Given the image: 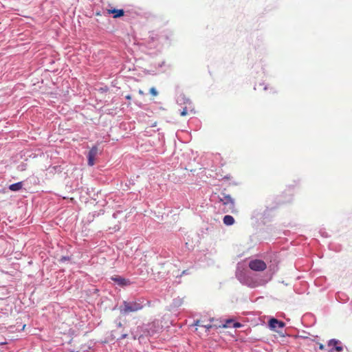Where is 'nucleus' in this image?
Segmentation results:
<instances>
[{
    "label": "nucleus",
    "instance_id": "nucleus-1",
    "mask_svg": "<svg viewBox=\"0 0 352 352\" xmlns=\"http://www.w3.org/2000/svg\"><path fill=\"white\" fill-rule=\"evenodd\" d=\"M163 327L158 320H155L151 322L143 324L138 327L137 331L140 333L139 338L144 337H152L154 335L159 333Z\"/></svg>",
    "mask_w": 352,
    "mask_h": 352
},
{
    "label": "nucleus",
    "instance_id": "nucleus-2",
    "mask_svg": "<svg viewBox=\"0 0 352 352\" xmlns=\"http://www.w3.org/2000/svg\"><path fill=\"white\" fill-rule=\"evenodd\" d=\"M219 200L224 206L223 208V211L224 212H230L232 213H235L236 212V210L235 209L234 201L230 195L222 192L219 195Z\"/></svg>",
    "mask_w": 352,
    "mask_h": 352
},
{
    "label": "nucleus",
    "instance_id": "nucleus-3",
    "mask_svg": "<svg viewBox=\"0 0 352 352\" xmlns=\"http://www.w3.org/2000/svg\"><path fill=\"white\" fill-rule=\"evenodd\" d=\"M143 302L144 300H142L141 299H138L135 301H124L122 310L126 314L137 311L144 307L145 304Z\"/></svg>",
    "mask_w": 352,
    "mask_h": 352
},
{
    "label": "nucleus",
    "instance_id": "nucleus-4",
    "mask_svg": "<svg viewBox=\"0 0 352 352\" xmlns=\"http://www.w3.org/2000/svg\"><path fill=\"white\" fill-rule=\"evenodd\" d=\"M249 267L256 272H263L267 268L266 263L260 259H254L249 262Z\"/></svg>",
    "mask_w": 352,
    "mask_h": 352
},
{
    "label": "nucleus",
    "instance_id": "nucleus-5",
    "mask_svg": "<svg viewBox=\"0 0 352 352\" xmlns=\"http://www.w3.org/2000/svg\"><path fill=\"white\" fill-rule=\"evenodd\" d=\"M268 324L270 328L275 331H278V329H283L285 325L284 322L278 320L274 318H272L269 320Z\"/></svg>",
    "mask_w": 352,
    "mask_h": 352
},
{
    "label": "nucleus",
    "instance_id": "nucleus-6",
    "mask_svg": "<svg viewBox=\"0 0 352 352\" xmlns=\"http://www.w3.org/2000/svg\"><path fill=\"white\" fill-rule=\"evenodd\" d=\"M98 148L97 146H93L90 151H89L87 158H88V165L92 166L95 164V159L98 155Z\"/></svg>",
    "mask_w": 352,
    "mask_h": 352
},
{
    "label": "nucleus",
    "instance_id": "nucleus-7",
    "mask_svg": "<svg viewBox=\"0 0 352 352\" xmlns=\"http://www.w3.org/2000/svg\"><path fill=\"white\" fill-rule=\"evenodd\" d=\"M340 341L336 339H331L328 342V346H333V347L330 349V351H333V350L341 352L343 350V347L340 345H338V344H340Z\"/></svg>",
    "mask_w": 352,
    "mask_h": 352
},
{
    "label": "nucleus",
    "instance_id": "nucleus-8",
    "mask_svg": "<svg viewBox=\"0 0 352 352\" xmlns=\"http://www.w3.org/2000/svg\"><path fill=\"white\" fill-rule=\"evenodd\" d=\"M111 279L114 281V283L120 286H124L127 285H131V283L128 279H125L120 276L115 275L111 276Z\"/></svg>",
    "mask_w": 352,
    "mask_h": 352
},
{
    "label": "nucleus",
    "instance_id": "nucleus-9",
    "mask_svg": "<svg viewBox=\"0 0 352 352\" xmlns=\"http://www.w3.org/2000/svg\"><path fill=\"white\" fill-rule=\"evenodd\" d=\"M108 12H109V13L113 14L114 18L120 17V16H123L124 14V10L122 9L121 10H116V9L109 10Z\"/></svg>",
    "mask_w": 352,
    "mask_h": 352
},
{
    "label": "nucleus",
    "instance_id": "nucleus-10",
    "mask_svg": "<svg viewBox=\"0 0 352 352\" xmlns=\"http://www.w3.org/2000/svg\"><path fill=\"white\" fill-rule=\"evenodd\" d=\"M223 221L226 226H232L234 223V219L231 215H226L223 217Z\"/></svg>",
    "mask_w": 352,
    "mask_h": 352
},
{
    "label": "nucleus",
    "instance_id": "nucleus-11",
    "mask_svg": "<svg viewBox=\"0 0 352 352\" xmlns=\"http://www.w3.org/2000/svg\"><path fill=\"white\" fill-rule=\"evenodd\" d=\"M23 187V183L21 182H17L13 184L10 185L9 189L12 191H18L21 190Z\"/></svg>",
    "mask_w": 352,
    "mask_h": 352
},
{
    "label": "nucleus",
    "instance_id": "nucleus-12",
    "mask_svg": "<svg viewBox=\"0 0 352 352\" xmlns=\"http://www.w3.org/2000/svg\"><path fill=\"white\" fill-rule=\"evenodd\" d=\"M184 302V299L182 298H175L173 300L172 307L174 308L180 307Z\"/></svg>",
    "mask_w": 352,
    "mask_h": 352
},
{
    "label": "nucleus",
    "instance_id": "nucleus-13",
    "mask_svg": "<svg viewBox=\"0 0 352 352\" xmlns=\"http://www.w3.org/2000/svg\"><path fill=\"white\" fill-rule=\"evenodd\" d=\"M307 288L308 287H296L294 291L298 294H306L307 295H308V294H309V292L307 291Z\"/></svg>",
    "mask_w": 352,
    "mask_h": 352
},
{
    "label": "nucleus",
    "instance_id": "nucleus-14",
    "mask_svg": "<svg viewBox=\"0 0 352 352\" xmlns=\"http://www.w3.org/2000/svg\"><path fill=\"white\" fill-rule=\"evenodd\" d=\"M234 322L233 319H228L226 320L225 323L222 324L223 328H228L232 327Z\"/></svg>",
    "mask_w": 352,
    "mask_h": 352
},
{
    "label": "nucleus",
    "instance_id": "nucleus-15",
    "mask_svg": "<svg viewBox=\"0 0 352 352\" xmlns=\"http://www.w3.org/2000/svg\"><path fill=\"white\" fill-rule=\"evenodd\" d=\"M149 92L153 96H157L158 95V92L155 87H151Z\"/></svg>",
    "mask_w": 352,
    "mask_h": 352
},
{
    "label": "nucleus",
    "instance_id": "nucleus-16",
    "mask_svg": "<svg viewBox=\"0 0 352 352\" xmlns=\"http://www.w3.org/2000/svg\"><path fill=\"white\" fill-rule=\"evenodd\" d=\"M201 327H204L206 329V331L208 332L210 329L213 327L212 324H201Z\"/></svg>",
    "mask_w": 352,
    "mask_h": 352
},
{
    "label": "nucleus",
    "instance_id": "nucleus-17",
    "mask_svg": "<svg viewBox=\"0 0 352 352\" xmlns=\"http://www.w3.org/2000/svg\"><path fill=\"white\" fill-rule=\"evenodd\" d=\"M241 327H242V324L240 322H236V321L234 320V322H233V324H232V327H234V328H239Z\"/></svg>",
    "mask_w": 352,
    "mask_h": 352
},
{
    "label": "nucleus",
    "instance_id": "nucleus-18",
    "mask_svg": "<svg viewBox=\"0 0 352 352\" xmlns=\"http://www.w3.org/2000/svg\"><path fill=\"white\" fill-rule=\"evenodd\" d=\"M127 336H128V334H127V333H123V334H122V335H121V336H120V338H118L117 339V340H118V341H120V340H123V339L126 338H127Z\"/></svg>",
    "mask_w": 352,
    "mask_h": 352
},
{
    "label": "nucleus",
    "instance_id": "nucleus-19",
    "mask_svg": "<svg viewBox=\"0 0 352 352\" xmlns=\"http://www.w3.org/2000/svg\"><path fill=\"white\" fill-rule=\"evenodd\" d=\"M341 294H341V292H337V294H336V298H337L340 299V300H342V301H343V302L346 301V299H344V298H341Z\"/></svg>",
    "mask_w": 352,
    "mask_h": 352
},
{
    "label": "nucleus",
    "instance_id": "nucleus-20",
    "mask_svg": "<svg viewBox=\"0 0 352 352\" xmlns=\"http://www.w3.org/2000/svg\"><path fill=\"white\" fill-rule=\"evenodd\" d=\"M193 325H195V326H201V325L200 324V320H195V321L194 322Z\"/></svg>",
    "mask_w": 352,
    "mask_h": 352
},
{
    "label": "nucleus",
    "instance_id": "nucleus-21",
    "mask_svg": "<svg viewBox=\"0 0 352 352\" xmlns=\"http://www.w3.org/2000/svg\"><path fill=\"white\" fill-rule=\"evenodd\" d=\"M187 114V110L186 109H184L182 112H181V116H184Z\"/></svg>",
    "mask_w": 352,
    "mask_h": 352
},
{
    "label": "nucleus",
    "instance_id": "nucleus-22",
    "mask_svg": "<svg viewBox=\"0 0 352 352\" xmlns=\"http://www.w3.org/2000/svg\"><path fill=\"white\" fill-rule=\"evenodd\" d=\"M139 336H140V334H139V335H138V334L133 335V340H136V339H137V338H138V339H140V338H139Z\"/></svg>",
    "mask_w": 352,
    "mask_h": 352
},
{
    "label": "nucleus",
    "instance_id": "nucleus-23",
    "mask_svg": "<svg viewBox=\"0 0 352 352\" xmlns=\"http://www.w3.org/2000/svg\"><path fill=\"white\" fill-rule=\"evenodd\" d=\"M138 93H139V94H140V95H144V92L142 90H141V89H140V90L138 91Z\"/></svg>",
    "mask_w": 352,
    "mask_h": 352
},
{
    "label": "nucleus",
    "instance_id": "nucleus-24",
    "mask_svg": "<svg viewBox=\"0 0 352 352\" xmlns=\"http://www.w3.org/2000/svg\"><path fill=\"white\" fill-rule=\"evenodd\" d=\"M117 327H122V324L121 323V322H119L117 324Z\"/></svg>",
    "mask_w": 352,
    "mask_h": 352
},
{
    "label": "nucleus",
    "instance_id": "nucleus-25",
    "mask_svg": "<svg viewBox=\"0 0 352 352\" xmlns=\"http://www.w3.org/2000/svg\"><path fill=\"white\" fill-rule=\"evenodd\" d=\"M319 349H321V350L324 349V345H323V344H320V346H319Z\"/></svg>",
    "mask_w": 352,
    "mask_h": 352
},
{
    "label": "nucleus",
    "instance_id": "nucleus-26",
    "mask_svg": "<svg viewBox=\"0 0 352 352\" xmlns=\"http://www.w3.org/2000/svg\"><path fill=\"white\" fill-rule=\"evenodd\" d=\"M126 98L127 100H131V96L130 95H127V96H126Z\"/></svg>",
    "mask_w": 352,
    "mask_h": 352
},
{
    "label": "nucleus",
    "instance_id": "nucleus-27",
    "mask_svg": "<svg viewBox=\"0 0 352 352\" xmlns=\"http://www.w3.org/2000/svg\"><path fill=\"white\" fill-rule=\"evenodd\" d=\"M25 324H23V327H22V329H22V330H23V329H24V328H25Z\"/></svg>",
    "mask_w": 352,
    "mask_h": 352
}]
</instances>
